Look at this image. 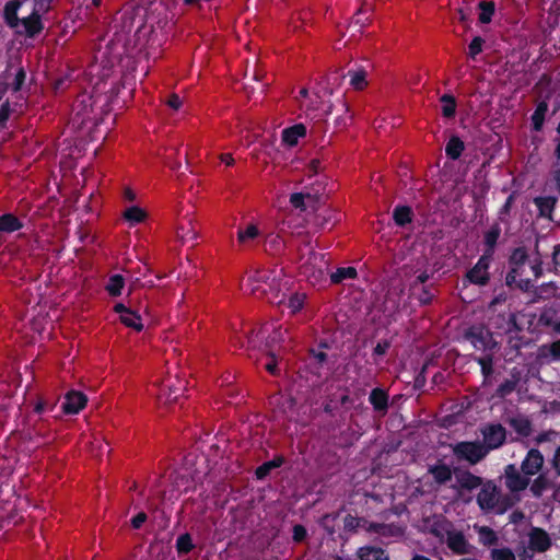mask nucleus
Wrapping results in <instances>:
<instances>
[{
	"label": "nucleus",
	"instance_id": "nucleus-55",
	"mask_svg": "<svg viewBox=\"0 0 560 560\" xmlns=\"http://www.w3.org/2000/svg\"><path fill=\"white\" fill-rule=\"evenodd\" d=\"M145 520H147V514L143 512H140L138 515H136L131 520V525L133 528H140L142 526V524L145 522Z\"/></svg>",
	"mask_w": 560,
	"mask_h": 560
},
{
	"label": "nucleus",
	"instance_id": "nucleus-46",
	"mask_svg": "<svg viewBox=\"0 0 560 560\" xmlns=\"http://www.w3.org/2000/svg\"><path fill=\"white\" fill-rule=\"evenodd\" d=\"M477 362L481 366L482 374L488 376L492 373V359L489 355L477 359Z\"/></svg>",
	"mask_w": 560,
	"mask_h": 560
},
{
	"label": "nucleus",
	"instance_id": "nucleus-57",
	"mask_svg": "<svg viewBox=\"0 0 560 560\" xmlns=\"http://www.w3.org/2000/svg\"><path fill=\"white\" fill-rule=\"evenodd\" d=\"M389 348V343L387 341L378 342L374 348V353L377 355H383L386 353Z\"/></svg>",
	"mask_w": 560,
	"mask_h": 560
},
{
	"label": "nucleus",
	"instance_id": "nucleus-39",
	"mask_svg": "<svg viewBox=\"0 0 560 560\" xmlns=\"http://www.w3.org/2000/svg\"><path fill=\"white\" fill-rule=\"evenodd\" d=\"M481 13L479 14V21L481 23H489L494 12V4L492 2L482 1L479 3Z\"/></svg>",
	"mask_w": 560,
	"mask_h": 560
},
{
	"label": "nucleus",
	"instance_id": "nucleus-42",
	"mask_svg": "<svg viewBox=\"0 0 560 560\" xmlns=\"http://www.w3.org/2000/svg\"><path fill=\"white\" fill-rule=\"evenodd\" d=\"M517 382V378H511L503 382L497 389V396L505 397L511 394L515 389Z\"/></svg>",
	"mask_w": 560,
	"mask_h": 560
},
{
	"label": "nucleus",
	"instance_id": "nucleus-50",
	"mask_svg": "<svg viewBox=\"0 0 560 560\" xmlns=\"http://www.w3.org/2000/svg\"><path fill=\"white\" fill-rule=\"evenodd\" d=\"M382 523H373V522H369L366 520L362 521V529L368 532V533H372V534H376L378 535L380 533V527H382Z\"/></svg>",
	"mask_w": 560,
	"mask_h": 560
},
{
	"label": "nucleus",
	"instance_id": "nucleus-10",
	"mask_svg": "<svg viewBox=\"0 0 560 560\" xmlns=\"http://www.w3.org/2000/svg\"><path fill=\"white\" fill-rule=\"evenodd\" d=\"M465 338L469 340L472 347L478 351L492 350L497 345L492 334L482 326L469 328L465 334Z\"/></svg>",
	"mask_w": 560,
	"mask_h": 560
},
{
	"label": "nucleus",
	"instance_id": "nucleus-28",
	"mask_svg": "<svg viewBox=\"0 0 560 560\" xmlns=\"http://www.w3.org/2000/svg\"><path fill=\"white\" fill-rule=\"evenodd\" d=\"M348 75L350 77V84L355 90H362L368 85L366 82V71L362 68L349 71Z\"/></svg>",
	"mask_w": 560,
	"mask_h": 560
},
{
	"label": "nucleus",
	"instance_id": "nucleus-44",
	"mask_svg": "<svg viewBox=\"0 0 560 560\" xmlns=\"http://www.w3.org/2000/svg\"><path fill=\"white\" fill-rule=\"evenodd\" d=\"M546 478L544 476L537 477L530 485V491L535 497H540L546 488Z\"/></svg>",
	"mask_w": 560,
	"mask_h": 560
},
{
	"label": "nucleus",
	"instance_id": "nucleus-52",
	"mask_svg": "<svg viewBox=\"0 0 560 560\" xmlns=\"http://www.w3.org/2000/svg\"><path fill=\"white\" fill-rule=\"evenodd\" d=\"M306 536V529L302 525H295L293 527V539L295 541H301Z\"/></svg>",
	"mask_w": 560,
	"mask_h": 560
},
{
	"label": "nucleus",
	"instance_id": "nucleus-54",
	"mask_svg": "<svg viewBox=\"0 0 560 560\" xmlns=\"http://www.w3.org/2000/svg\"><path fill=\"white\" fill-rule=\"evenodd\" d=\"M25 80V72L23 69H20L15 75V79H14V86H13V90L14 91H19L23 84Z\"/></svg>",
	"mask_w": 560,
	"mask_h": 560
},
{
	"label": "nucleus",
	"instance_id": "nucleus-51",
	"mask_svg": "<svg viewBox=\"0 0 560 560\" xmlns=\"http://www.w3.org/2000/svg\"><path fill=\"white\" fill-rule=\"evenodd\" d=\"M362 521L363 520H361V518H357V517L349 515L345 518V526H346V528H349V529H354V528L362 529Z\"/></svg>",
	"mask_w": 560,
	"mask_h": 560
},
{
	"label": "nucleus",
	"instance_id": "nucleus-58",
	"mask_svg": "<svg viewBox=\"0 0 560 560\" xmlns=\"http://www.w3.org/2000/svg\"><path fill=\"white\" fill-rule=\"evenodd\" d=\"M362 13H363V9H360V10L357 12V15H355V18H354V20H353V22H352L354 25H358L359 27H363V26H364V25H366V24H368V22H369V19H368V18H366V19H360V15H361Z\"/></svg>",
	"mask_w": 560,
	"mask_h": 560
},
{
	"label": "nucleus",
	"instance_id": "nucleus-64",
	"mask_svg": "<svg viewBox=\"0 0 560 560\" xmlns=\"http://www.w3.org/2000/svg\"><path fill=\"white\" fill-rule=\"evenodd\" d=\"M220 160L224 162L226 165H232L234 163V159L230 153L221 154Z\"/></svg>",
	"mask_w": 560,
	"mask_h": 560
},
{
	"label": "nucleus",
	"instance_id": "nucleus-32",
	"mask_svg": "<svg viewBox=\"0 0 560 560\" xmlns=\"http://www.w3.org/2000/svg\"><path fill=\"white\" fill-rule=\"evenodd\" d=\"M547 110V103L541 102L537 105L534 114L532 115V122L535 130H539L542 127Z\"/></svg>",
	"mask_w": 560,
	"mask_h": 560
},
{
	"label": "nucleus",
	"instance_id": "nucleus-34",
	"mask_svg": "<svg viewBox=\"0 0 560 560\" xmlns=\"http://www.w3.org/2000/svg\"><path fill=\"white\" fill-rule=\"evenodd\" d=\"M357 277V270L353 267L339 268L336 272L331 275V281L334 283H339L345 279H353Z\"/></svg>",
	"mask_w": 560,
	"mask_h": 560
},
{
	"label": "nucleus",
	"instance_id": "nucleus-9",
	"mask_svg": "<svg viewBox=\"0 0 560 560\" xmlns=\"http://www.w3.org/2000/svg\"><path fill=\"white\" fill-rule=\"evenodd\" d=\"M436 535L442 541H445L447 547L458 555H466L470 552L471 546L466 540L463 533L453 529L450 525L438 532Z\"/></svg>",
	"mask_w": 560,
	"mask_h": 560
},
{
	"label": "nucleus",
	"instance_id": "nucleus-5",
	"mask_svg": "<svg viewBox=\"0 0 560 560\" xmlns=\"http://www.w3.org/2000/svg\"><path fill=\"white\" fill-rule=\"evenodd\" d=\"M503 479L506 489L510 491V495L505 498L508 503L502 508V511H505L520 501V492L529 486V478L520 471L516 465L509 464L504 468Z\"/></svg>",
	"mask_w": 560,
	"mask_h": 560
},
{
	"label": "nucleus",
	"instance_id": "nucleus-15",
	"mask_svg": "<svg viewBox=\"0 0 560 560\" xmlns=\"http://www.w3.org/2000/svg\"><path fill=\"white\" fill-rule=\"evenodd\" d=\"M544 462L545 459L542 454L538 450L532 448L522 460L521 471L529 478L541 470Z\"/></svg>",
	"mask_w": 560,
	"mask_h": 560
},
{
	"label": "nucleus",
	"instance_id": "nucleus-19",
	"mask_svg": "<svg viewBox=\"0 0 560 560\" xmlns=\"http://www.w3.org/2000/svg\"><path fill=\"white\" fill-rule=\"evenodd\" d=\"M306 128L304 125L299 124L282 131V141L292 147L298 143L299 138L304 137Z\"/></svg>",
	"mask_w": 560,
	"mask_h": 560
},
{
	"label": "nucleus",
	"instance_id": "nucleus-6",
	"mask_svg": "<svg viewBox=\"0 0 560 560\" xmlns=\"http://www.w3.org/2000/svg\"><path fill=\"white\" fill-rule=\"evenodd\" d=\"M328 270V260L322 253H311L307 260L302 265V273L312 282L317 283L324 278Z\"/></svg>",
	"mask_w": 560,
	"mask_h": 560
},
{
	"label": "nucleus",
	"instance_id": "nucleus-35",
	"mask_svg": "<svg viewBox=\"0 0 560 560\" xmlns=\"http://www.w3.org/2000/svg\"><path fill=\"white\" fill-rule=\"evenodd\" d=\"M441 102L443 103L442 113L445 117H453L456 110V102L455 98L450 94H444L441 97Z\"/></svg>",
	"mask_w": 560,
	"mask_h": 560
},
{
	"label": "nucleus",
	"instance_id": "nucleus-14",
	"mask_svg": "<svg viewBox=\"0 0 560 560\" xmlns=\"http://www.w3.org/2000/svg\"><path fill=\"white\" fill-rule=\"evenodd\" d=\"M115 312L119 314L120 322L137 331H141L143 328V324L141 320V315L139 314L140 308L132 310L131 307H127L121 303L115 305Z\"/></svg>",
	"mask_w": 560,
	"mask_h": 560
},
{
	"label": "nucleus",
	"instance_id": "nucleus-41",
	"mask_svg": "<svg viewBox=\"0 0 560 560\" xmlns=\"http://www.w3.org/2000/svg\"><path fill=\"white\" fill-rule=\"evenodd\" d=\"M492 560H516L515 555L510 548H497L491 551Z\"/></svg>",
	"mask_w": 560,
	"mask_h": 560
},
{
	"label": "nucleus",
	"instance_id": "nucleus-24",
	"mask_svg": "<svg viewBox=\"0 0 560 560\" xmlns=\"http://www.w3.org/2000/svg\"><path fill=\"white\" fill-rule=\"evenodd\" d=\"M122 217L130 225H135L145 220L147 212L137 206H132L124 211Z\"/></svg>",
	"mask_w": 560,
	"mask_h": 560
},
{
	"label": "nucleus",
	"instance_id": "nucleus-23",
	"mask_svg": "<svg viewBox=\"0 0 560 560\" xmlns=\"http://www.w3.org/2000/svg\"><path fill=\"white\" fill-rule=\"evenodd\" d=\"M457 483L460 488L472 490L475 488H478L482 480L480 477H477L468 471H464L457 475Z\"/></svg>",
	"mask_w": 560,
	"mask_h": 560
},
{
	"label": "nucleus",
	"instance_id": "nucleus-26",
	"mask_svg": "<svg viewBox=\"0 0 560 560\" xmlns=\"http://www.w3.org/2000/svg\"><path fill=\"white\" fill-rule=\"evenodd\" d=\"M21 228V221L13 214H3L0 217V232L11 233Z\"/></svg>",
	"mask_w": 560,
	"mask_h": 560
},
{
	"label": "nucleus",
	"instance_id": "nucleus-61",
	"mask_svg": "<svg viewBox=\"0 0 560 560\" xmlns=\"http://www.w3.org/2000/svg\"><path fill=\"white\" fill-rule=\"evenodd\" d=\"M552 258H553L556 268H559L560 267V245L555 246L553 253H552Z\"/></svg>",
	"mask_w": 560,
	"mask_h": 560
},
{
	"label": "nucleus",
	"instance_id": "nucleus-60",
	"mask_svg": "<svg viewBox=\"0 0 560 560\" xmlns=\"http://www.w3.org/2000/svg\"><path fill=\"white\" fill-rule=\"evenodd\" d=\"M552 463L557 474L560 476V447L556 451Z\"/></svg>",
	"mask_w": 560,
	"mask_h": 560
},
{
	"label": "nucleus",
	"instance_id": "nucleus-8",
	"mask_svg": "<svg viewBox=\"0 0 560 560\" xmlns=\"http://www.w3.org/2000/svg\"><path fill=\"white\" fill-rule=\"evenodd\" d=\"M477 502L483 511H492L499 508L500 512H503L502 508L508 503L505 499L500 503V491L492 482H487L482 486L477 495Z\"/></svg>",
	"mask_w": 560,
	"mask_h": 560
},
{
	"label": "nucleus",
	"instance_id": "nucleus-7",
	"mask_svg": "<svg viewBox=\"0 0 560 560\" xmlns=\"http://www.w3.org/2000/svg\"><path fill=\"white\" fill-rule=\"evenodd\" d=\"M453 453L458 459L477 464L487 456V448L479 442H459L452 446Z\"/></svg>",
	"mask_w": 560,
	"mask_h": 560
},
{
	"label": "nucleus",
	"instance_id": "nucleus-59",
	"mask_svg": "<svg viewBox=\"0 0 560 560\" xmlns=\"http://www.w3.org/2000/svg\"><path fill=\"white\" fill-rule=\"evenodd\" d=\"M320 162L318 160H312L308 164L310 175L316 174L319 172Z\"/></svg>",
	"mask_w": 560,
	"mask_h": 560
},
{
	"label": "nucleus",
	"instance_id": "nucleus-18",
	"mask_svg": "<svg viewBox=\"0 0 560 560\" xmlns=\"http://www.w3.org/2000/svg\"><path fill=\"white\" fill-rule=\"evenodd\" d=\"M318 201V196L311 192H294L290 196V203L302 211L306 210L307 205Z\"/></svg>",
	"mask_w": 560,
	"mask_h": 560
},
{
	"label": "nucleus",
	"instance_id": "nucleus-25",
	"mask_svg": "<svg viewBox=\"0 0 560 560\" xmlns=\"http://www.w3.org/2000/svg\"><path fill=\"white\" fill-rule=\"evenodd\" d=\"M176 234L178 241L183 244L195 241L198 236V233L194 229L191 221H188L187 225H178Z\"/></svg>",
	"mask_w": 560,
	"mask_h": 560
},
{
	"label": "nucleus",
	"instance_id": "nucleus-38",
	"mask_svg": "<svg viewBox=\"0 0 560 560\" xmlns=\"http://www.w3.org/2000/svg\"><path fill=\"white\" fill-rule=\"evenodd\" d=\"M122 287H124L122 277L119 275H115L109 279L106 289L110 295L117 296L121 293Z\"/></svg>",
	"mask_w": 560,
	"mask_h": 560
},
{
	"label": "nucleus",
	"instance_id": "nucleus-11",
	"mask_svg": "<svg viewBox=\"0 0 560 560\" xmlns=\"http://www.w3.org/2000/svg\"><path fill=\"white\" fill-rule=\"evenodd\" d=\"M481 434L483 438V446L487 448V454L491 450L499 448L506 439V430L501 424H488L482 428Z\"/></svg>",
	"mask_w": 560,
	"mask_h": 560
},
{
	"label": "nucleus",
	"instance_id": "nucleus-20",
	"mask_svg": "<svg viewBox=\"0 0 560 560\" xmlns=\"http://www.w3.org/2000/svg\"><path fill=\"white\" fill-rule=\"evenodd\" d=\"M474 529L478 534L479 542L483 546H492L498 542V535L488 526L475 525Z\"/></svg>",
	"mask_w": 560,
	"mask_h": 560
},
{
	"label": "nucleus",
	"instance_id": "nucleus-13",
	"mask_svg": "<svg viewBox=\"0 0 560 560\" xmlns=\"http://www.w3.org/2000/svg\"><path fill=\"white\" fill-rule=\"evenodd\" d=\"M552 545L549 534L539 527H533L528 533V548L534 552H546Z\"/></svg>",
	"mask_w": 560,
	"mask_h": 560
},
{
	"label": "nucleus",
	"instance_id": "nucleus-2",
	"mask_svg": "<svg viewBox=\"0 0 560 560\" xmlns=\"http://www.w3.org/2000/svg\"><path fill=\"white\" fill-rule=\"evenodd\" d=\"M288 284L287 280L284 282L281 281L280 272L260 270L248 278L246 285L250 294L258 298L271 294L269 301L281 305L284 303L285 293L280 298V292L283 290L288 291Z\"/></svg>",
	"mask_w": 560,
	"mask_h": 560
},
{
	"label": "nucleus",
	"instance_id": "nucleus-21",
	"mask_svg": "<svg viewBox=\"0 0 560 560\" xmlns=\"http://www.w3.org/2000/svg\"><path fill=\"white\" fill-rule=\"evenodd\" d=\"M260 231L257 225L248 224L244 229H240L237 232V240L243 245H248L258 238Z\"/></svg>",
	"mask_w": 560,
	"mask_h": 560
},
{
	"label": "nucleus",
	"instance_id": "nucleus-47",
	"mask_svg": "<svg viewBox=\"0 0 560 560\" xmlns=\"http://www.w3.org/2000/svg\"><path fill=\"white\" fill-rule=\"evenodd\" d=\"M483 39L479 36L475 37L469 44V56L475 58L482 50Z\"/></svg>",
	"mask_w": 560,
	"mask_h": 560
},
{
	"label": "nucleus",
	"instance_id": "nucleus-3",
	"mask_svg": "<svg viewBox=\"0 0 560 560\" xmlns=\"http://www.w3.org/2000/svg\"><path fill=\"white\" fill-rule=\"evenodd\" d=\"M21 5L22 2L19 0L8 2L4 8L5 21L19 33H25L28 36H34L42 31L43 26L40 18L35 10L28 15L20 18L18 11L20 10Z\"/></svg>",
	"mask_w": 560,
	"mask_h": 560
},
{
	"label": "nucleus",
	"instance_id": "nucleus-63",
	"mask_svg": "<svg viewBox=\"0 0 560 560\" xmlns=\"http://www.w3.org/2000/svg\"><path fill=\"white\" fill-rule=\"evenodd\" d=\"M90 101H91V97H90L89 95H85V94H84V95H82V96H81V98H80V100H78V101H77V106H78L79 104L84 105V107H83V112H84V113H86V112H88V104H86V103H89Z\"/></svg>",
	"mask_w": 560,
	"mask_h": 560
},
{
	"label": "nucleus",
	"instance_id": "nucleus-1",
	"mask_svg": "<svg viewBox=\"0 0 560 560\" xmlns=\"http://www.w3.org/2000/svg\"><path fill=\"white\" fill-rule=\"evenodd\" d=\"M511 271L506 276V283L527 291L533 287V280L541 275L538 261H529L524 248H516L510 258Z\"/></svg>",
	"mask_w": 560,
	"mask_h": 560
},
{
	"label": "nucleus",
	"instance_id": "nucleus-40",
	"mask_svg": "<svg viewBox=\"0 0 560 560\" xmlns=\"http://www.w3.org/2000/svg\"><path fill=\"white\" fill-rule=\"evenodd\" d=\"M176 547H177V550L179 553L189 552L194 548L190 535L189 534L180 535L177 538Z\"/></svg>",
	"mask_w": 560,
	"mask_h": 560
},
{
	"label": "nucleus",
	"instance_id": "nucleus-48",
	"mask_svg": "<svg viewBox=\"0 0 560 560\" xmlns=\"http://www.w3.org/2000/svg\"><path fill=\"white\" fill-rule=\"evenodd\" d=\"M498 236H499V233L497 231H490L486 234L485 240H486V244L488 245L489 248L485 253H489L490 258H492V248H493L494 244L497 243Z\"/></svg>",
	"mask_w": 560,
	"mask_h": 560
},
{
	"label": "nucleus",
	"instance_id": "nucleus-53",
	"mask_svg": "<svg viewBox=\"0 0 560 560\" xmlns=\"http://www.w3.org/2000/svg\"><path fill=\"white\" fill-rule=\"evenodd\" d=\"M166 104H167L171 108H173V109L177 110V109H179V107L182 106V100H180V97H179L177 94H172V95L168 97V100L166 101Z\"/></svg>",
	"mask_w": 560,
	"mask_h": 560
},
{
	"label": "nucleus",
	"instance_id": "nucleus-37",
	"mask_svg": "<svg viewBox=\"0 0 560 560\" xmlns=\"http://www.w3.org/2000/svg\"><path fill=\"white\" fill-rule=\"evenodd\" d=\"M282 463L281 458H277L267 463H264L256 469V476L258 479L265 478L272 469L279 467Z\"/></svg>",
	"mask_w": 560,
	"mask_h": 560
},
{
	"label": "nucleus",
	"instance_id": "nucleus-31",
	"mask_svg": "<svg viewBox=\"0 0 560 560\" xmlns=\"http://www.w3.org/2000/svg\"><path fill=\"white\" fill-rule=\"evenodd\" d=\"M430 472L432 474L435 481H438L439 483L446 482L452 478V470L446 465H438L431 467Z\"/></svg>",
	"mask_w": 560,
	"mask_h": 560
},
{
	"label": "nucleus",
	"instance_id": "nucleus-22",
	"mask_svg": "<svg viewBox=\"0 0 560 560\" xmlns=\"http://www.w3.org/2000/svg\"><path fill=\"white\" fill-rule=\"evenodd\" d=\"M360 560H388L385 551L376 547H362L358 550Z\"/></svg>",
	"mask_w": 560,
	"mask_h": 560
},
{
	"label": "nucleus",
	"instance_id": "nucleus-49",
	"mask_svg": "<svg viewBox=\"0 0 560 560\" xmlns=\"http://www.w3.org/2000/svg\"><path fill=\"white\" fill-rule=\"evenodd\" d=\"M55 406H56V401H48L46 399L40 398L35 404L34 410H35V412L40 413L46 409H54Z\"/></svg>",
	"mask_w": 560,
	"mask_h": 560
},
{
	"label": "nucleus",
	"instance_id": "nucleus-16",
	"mask_svg": "<svg viewBox=\"0 0 560 560\" xmlns=\"http://www.w3.org/2000/svg\"><path fill=\"white\" fill-rule=\"evenodd\" d=\"M86 402L88 398L83 393L71 390L66 395L62 409L66 413L75 415L85 407Z\"/></svg>",
	"mask_w": 560,
	"mask_h": 560
},
{
	"label": "nucleus",
	"instance_id": "nucleus-62",
	"mask_svg": "<svg viewBox=\"0 0 560 560\" xmlns=\"http://www.w3.org/2000/svg\"><path fill=\"white\" fill-rule=\"evenodd\" d=\"M124 197L128 201H133L136 199V194L131 188L127 187L124 190Z\"/></svg>",
	"mask_w": 560,
	"mask_h": 560
},
{
	"label": "nucleus",
	"instance_id": "nucleus-17",
	"mask_svg": "<svg viewBox=\"0 0 560 560\" xmlns=\"http://www.w3.org/2000/svg\"><path fill=\"white\" fill-rule=\"evenodd\" d=\"M509 425L521 436L527 438L532 434L533 428L530 420L523 415L511 417L508 420Z\"/></svg>",
	"mask_w": 560,
	"mask_h": 560
},
{
	"label": "nucleus",
	"instance_id": "nucleus-30",
	"mask_svg": "<svg viewBox=\"0 0 560 560\" xmlns=\"http://www.w3.org/2000/svg\"><path fill=\"white\" fill-rule=\"evenodd\" d=\"M412 211L407 206H398L393 212L394 221L397 225H405L411 221Z\"/></svg>",
	"mask_w": 560,
	"mask_h": 560
},
{
	"label": "nucleus",
	"instance_id": "nucleus-43",
	"mask_svg": "<svg viewBox=\"0 0 560 560\" xmlns=\"http://www.w3.org/2000/svg\"><path fill=\"white\" fill-rule=\"evenodd\" d=\"M380 528L378 536L381 537H395L401 534L400 528L393 524H383Z\"/></svg>",
	"mask_w": 560,
	"mask_h": 560
},
{
	"label": "nucleus",
	"instance_id": "nucleus-29",
	"mask_svg": "<svg viewBox=\"0 0 560 560\" xmlns=\"http://www.w3.org/2000/svg\"><path fill=\"white\" fill-rule=\"evenodd\" d=\"M464 148V142L458 137H452L446 144L445 152L451 159L456 160L460 156Z\"/></svg>",
	"mask_w": 560,
	"mask_h": 560
},
{
	"label": "nucleus",
	"instance_id": "nucleus-12",
	"mask_svg": "<svg viewBox=\"0 0 560 560\" xmlns=\"http://www.w3.org/2000/svg\"><path fill=\"white\" fill-rule=\"evenodd\" d=\"M490 254L485 253L477 264L467 272L469 282L478 285H485L489 281Z\"/></svg>",
	"mask_w": 560,
	"mask_h": 560
},
{
	"label": "nucleus",
	"instance_id": "nucleus-56",
	"mask_svg": "<svg viewBox=\"0 0 560 560\" xmlns=\"http://www.w3.org/2000/svg\"><path fill=\"white\" fill-rule=\"evenodd\" d=\"M270 358V360L268 362L265 363V369L271 373V374H276L277 372V361H276V354L272 357V355H268Z\"/></svg>",
	"mask_w": 560,
	"mask_h": 560
},
{
	"label": "nucleus",
	"instance_id": "nucleus-4",
	"mask_svg": "<svg viewBox=\"0 0 560 560\" xmlns=\"http://www.w3.org/2000/svg\"><path fill=\"white\" fill-rule=\"evenodd\" d=\"M284 332L273 324H266L258 331L252 332L248 337V345L253 348H262L268 355H275L276 346L283 341Z\"/></svg>",
	"mask_w": 560,
	"mask_h": 560
},
{
	"label": "nucleus",
	"instance_id": "nucleus-36",
	"mask_svg": "<svg viewBox=\"0 0 560 560\" xmlns=\"http://www.w3.org/2000/svg\"><path fill=\"white\" fill-rule=\"evenodd\" d=\"M305 298L306 295L304 293H295L289 298L285 305L292 314H295L302 308Z\"/></svg>",
	"mask_w": 560,
	"mask_h": 560
},
{
	"label": "nucleus",
	"instance_id": "nucleus-33",
	"mask_svg": "<svg viewBox=\"0 0 560 560\" xmlns=\"http://www.w3.org/2000/svg\"><path fill=\"white\" fill-rule=\"evenodd\" d=\"M539 355L541 358H552L557 360L560 358V339L550 343L544 345L539 348Z\"/></svg>",
	"mask_w": 560,
	"mask_h": 560
},
{
	"label": "nucleus",
	"instance_id": "nucleus-45",
	"mask_svg": "<svg viewBox=\"0 0 560 560\" xmlns=\"http://www.w3.org/2000/svg\"><path fill=\"white\" fill-rule=\"evenodd\" d=\"M553 203L555 201L551 199H536V205L538 206L540 213L546 217L550 214Z\"/></svg>",
	"mask_w": 560,
	"mask_h": 560
},
{
	"label": "nucleus",
	"instance_id": "nucleus-27",
	"mask_svg": "<svg viewBox=\"0 0 560 560\" xmlns=\"http://www.w3.org/2000/svg\"><path fill=\"white\" fill-rule=\"evenodd\" d=\"M387 395L384 390L375 388L370 394V402L375 410L385 411L387 409Z\"/></svg>",
	"mask_w": 560,
	"mask_h": 560
}]
</instances>
